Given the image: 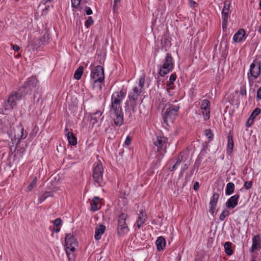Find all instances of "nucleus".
<instances>
[{"mask_svg": "<svg viewBox=\"0 0 261 261\" xmlns=\"http://www.w3.org/2000/svg\"><path fill=\"white\" fill-rule=\"evenodd\" d=\"M41 97V95H39L38 97H37V95L36 93L34 94V99H35L36 98H37V101H38L39 99Z\"/></svg>", "mask_w": 261, "mask_h": 261, "instance_id": "4d7b16f0", "label": "nucleus"}, {"mask_svg": "<svg viewBox=\"0 0 261 261\" xmlns=\"http://www.w3.org/2000/svg\"><path fill=\"white\" fill-rule=\"evenodd\" d=\"M83 67L81 66H80L75 71L74 77L76 80H80L81 78V76L83 73Z\"/></svg>", "mask_w": 261, "mask_h": 261, "instance_id": "7c9ffc66", "label": "nucleus"}, {"mask_svg": "<svg viewBox=\"0 0 261 261\" xmlns=\"http://www.w3.org/2000/svg\"><path fill=\"white\" fill-rule=\"evenodd\" d=\"M62 221L61 218H57L55 220L54 223L56 226L58 227L62 224Z\"/></svg>", "mask_w": 261, "mask_h": 261, "instance_id": "c03bdc74", "label": "nucleus"}, {"mask_svg": "<svg viewBox=\"0 0 261 261\" xmlns=\"http://www.w3.org/2000/svg\"><path fill=\"white\" fill-rule=\"evenodd\" d=\"M81 0H71L72 7L73 8H77L80 4Z\"/></svg>", "mask_w": 261, "mask_h": 261, "instance_id": "a19ab883", "label": "nucleus"}, {"mask_svg": "<svg viewBox=\"0 0 261 261\" xmlns=\"http://www.w3.org/2000/svg\"><path fill=\"white\" fill-rule=\"evenodd\" d=\"M60 228H54L53 231L56 233H58L60 231Z\"/></svg>", "mask_w": 261, "mask_h": 261, "instance_id": "680f3d73", "label": "nucleus"}, {"mask_svg": "<svg viewBox=\"0 0 261 261\" xmlns=\"http://www.w3.org/2000/svg\"><path fill=\"white\" fill-rule=\"evenodd\" d=\"M50 2V0H42V3L43 4V5H46L47 4L48 2Z\"/></svg>", "mask_w": 261, "mask_h": 261, "instance_id": "bf43d9fd", "label": "nucleus"}, {"mask_svg": "<svg viewBox=\"0 0 261 261\" xmlns=\"http://www.w3.org/2000/svg\"><path fill=\"white\" fill-rule=\"evenodd\" d=\"M259 7H260V8L261 9V1L260 2V3H259Z\"/></svg>", "mask_w": 261, "mask_h": 261, "instance_id": "774afa93", "label": "nucleus"}, {"mask_svg": "<svg viewBox=\"0 0 261 261\" xmlns=\"http://www.w3.org/2000/svg\"><path fill=\"white\" fill-rule=\"evenodd\" d=\"M229 13V4L224 3V7L222 11V20L226 21L228 20V14Z\"/></svg>", "mask_w": 261, "mask_h": 261, "instance_id": "4be33fe9", "label": "nucleus"}, {"mask_svg": "<svg viewBox=\"0 0 261 261\" xmlns=\"http://www.w3.org/2000/svg\"><path fill=\"white\" fill-rule=\"evenodd\" d=\"M102 112L99 110L90 114V123L92 127L95 124H97V126H99L103 118V116H102Z\"/></svg>", "mask_w": 261, "mask_h": 261, "instance_id": "1a4fd4ad", "label": "nucleus"}, {"mask_svg": "<svg viewBox=\"0 0 261 261\" xmlns=\"http://www.w3.org/2000/svg\"><path fill=\"white\" fill-rule=\"evenodd\" d=\"M99 198L98 197L95 196L92 199L90 205L91 208L90 210L93 212H95L99 209L98 206V202H99Z\"/></svg>", "mask_w": 261, "mask_h": 261, "instance_id": "393cba45", "label": "nucleus"}, {"mask_svg": "<svg viewBox=\"0 0 261 261\" xmlns=\"http://www.w3.org/2000/svg\"><path fill=\"white\" fill-rule=\"evenodd\" d=\"M260 109L259 108H256L251 113L249 119L247 120V123H248L249 121L251 120V122L253 121L254 119L260 113Z\"/></svg>", "mask_w": 261, "mask_h": 261, "instance_id": "c756f323", "label": "nucleus"}, {"mask_svg": "<svg viewBox=\"0 0 261 261\" xmlns=\"http://www.w3.org/2000/svg\"><path fill=\"white\" fill-rule=\"evenodd\" d=\"M205 135L210 140H212L213 138V135L212 133V131L210 129H206L204 133Z\"/></svg>", "mask_w": 261, "mask_h": 261, "instance_id": "4c0bfd02", "label": "nucleus"}, {"mask_svg": "<svg viewBox=\"0 0 261 261\" xmlns=\"http://www.w3.org/2000/svg\"><path fill=\"white\" fill-rule=\"evenodd\" d=\"M37 177H34L32 181L30 184L28 188L29 191H31L34 187L36 186Z\"/></svg>", "mask_w": 261, "mask_h": 261, "instance_id": "e433bc0d", "label": "nucleus"}, {"mask_svg": "<svg viewBox=\"0 0 261 261\" xmlns=\"http://www.w3.org/2000/svg\"><path fill=\"white\" fill-rule=\"evenodd\" d=\"M189 3L191 5H194L196 4L195 2L193 0H189Z\"/></svg>", "mask_w": 261, "mask_h": 261, "instance_id": "e2e57ef3", "label": "nucleus"}, {"mask_svg": "<svg viewBox=\"0 0 261 261\" xmlns=\"http://www.w3.org/2000/svg\"><path fill=\"white\" fill-rule=\"evenodd\" d=\"M233 147V142L232 137L228 136V143H227L228 151H229L230 152H231L232 151Z\"/></svg>", "mask_w": 261, "mask_h": 261, "instance_id": "2f4dec72", "label": "nucleus"}, {"mask_svg": "<svg viewBox=\"0 0 261 261\" xmlns=\"http://www.w3.org/2000/svg\"><path fill=\"white\" fill-rule=\"evenodd\" d=\"M144 83H145V77H144V76H142L140 77L139 81V89H141L142 90V88L144 86Z\"/></svg>", "mask_w": 261, "mask_h": 261, "instance_id": "ea45409f", "label": "nucleus"}, {"mask_svg": "<svg viewBox=\"0 0 261 261\" xmlns=\"http://www.w3.org/2000/svg\"><path fill=\"white\" fill-rule=\"evenodd\" d=\"M14 108L10 105V103L9 102V100H6L2 102V112L5 113L6 112H9L13 109Z\"/></svg>", "mask_w": 261, "mask_h": 261, "instance_id": "5701e85b", "label": "nucleus"}, {"mask_svg": "<svg viewBox=\"0 0 261 261\" xmlns=\"http://www.w3.org/2000/svg\"><path fill=\"white\" fill-rule=\"evenodd\" d=\"M177 167V166L175 164H174V165H173L172 167H171L170 168V170L171 171H173V170H175V169H176Z\"/></svg>", "mask_w": 261, "mask_h": 261, "instance_id": "13d9d810", "label": "nucleus"}, {"mask_svg": "<svg viewBox=\"0 0 261 261\" xmlns=\"http://www.w3.org/2000/svg\"><path fill=\"white\" fill-rule=\"evenodd\" d=\"M124 97L125 94L122 90L114 92L111 97L110 113L115 124L118 126L123 123V113L121 103Z\"/></svg>", "mask_w": 261, "mask_h": 261, "instance_id": "f257e3e1", "label": "nucleus"}, {"mask_svg": "<svg viewBox=\"0 0 261 261\" xmlns=\"http://www.w3.org/2000/svg\"><path fill=\"white\" fill-rule=\"evenodd\" d=\"M188 166H189V165H188V164H185L184 165V166L182 167V170H186L187 169H188Z\"/></svg>", "mask_w": 261, "mask_h": 261, "instance_id": "052dcab7", "label": "nucleus"}, {"mask_svg": "<svg viewBox=\"0 0 261 261\" xmlns=\"http://www.w3.org/2000/svg\"><path fill=\"white\" fill-rule=\"evenodd\" d=\"M256 97L259 99H261V87H259L257 91Z\"/></svg>", "mask_w": 261, "mask_h": 261, "instance_id": "8fccbe9b", "label": "nucleus"}, {"mask_svg": "<svg viewBox=\"0 0 261 261\" xmlns=\"http://www.w3.org/2000/svg\"><path fill=\"white\" fill-rule=\"evenodd\" d=\"M224 247L225 253L228 255H231L233 253L232 250L231 249V243L230 242H227L225 243Z\"/></svg>", "mask_w": 261, "mask_h": 261, "instance_id": "c85d7f7f", "label": "nucleus"}, {"mask_svg": "<svg viewBox=\"0 0 261 261\" xmlns=\"http://www.w3.org/2000/svg\"><path fill=\"white\" fill-rule=\"evenodd\" d=\"M85 12L87 15H91L92 14V11L90 7H86L85 8Z\"/></svg>", "mask_w": 261, "mask_h": 261, "instance_id": "de8ad7c7", "label": "nucleus"}, {"mask_svg": "<svg viewBox=\"0 0 261 261\" xmlns=\"http://www.w3.org/2000/svg\"><path fill=\"white\" fill-rule=\"evenodd\" d=\"M66 248L69 249L71 252H74L75 248L77 247V242L74 237L69 233L67 234L65 237Z\"/></svg>", "mask_w": 261, "mask_h": 261, "instance_id": "9b49d317", "label": "nucleus"}, {"mask_svg": "<svg viewBox=\"0 0 261 261\" xmlns=\"http://www.w3.org/2000/svg\"><path fill=\"white\" fill-rule=\"evenodd\" d=\"M124 143L126 146H129L131 144V138L129 136L126 137Z\"/></svg>", "mask_w": 261, "mask_h": 261, "instance_id": "49530a36", "label": "nucleus"}, {"mask_svg": "<svg viewBox=\"0 0 261 261\" xmlns=\"http://www.w3.org/2000/svg\"><path fill=\"white\" fill-rule=\"evenodd\" d=\"M219 197V194L217 193H214L211 199L210 202V207L209 212L212 215H213L214 213V211L217 206V202L218 201Z\"/></svg>", "mask_w": 261, "mask_h": 261, "instance_id": "4468645a", "label": "nucleus"}, {"mask_svg": "<svg viewBox=\"0 0 261 261\" xmlns=\"http://www.w3.org/2000/svg\"><path fill=\"white\" fill-rule=\"evenodd\" d=\"M117 3H114V6H113V9H114V10L115 11V9H116V5H117Z\"/></svg>", "mask_w": 261, "mask_h": 261, "instance_id": "0e129e2a", "label": "nucleus"}, {"mask_svg": "<svg viewBox=\"0 0 261 261\" xmlns=\"http://www.w3.org/2000/svg\"><path fill=\"white\" fill-rule=\"evenodd\" d=\"M167 138L164 137H156L153 140V144L158 147V151H160L166 144Z\"/></svg>", "mask_w": 261, "mask_h": 261, "instance_id": "dca6fc26", "label": "nucleus"}, {"mask_svg": "<svg viewBox=\"0 0 261 261\" xmlns=\"http://www.w3.org/2000/svg\"><path fill=\"white\" fill-rule=\"evenodd\" d=\"M174 83L168 82L167 84L166 89L167 90H173L174 89Z\"/></svg>", "mask_w": 261, "mask_h": 261, "instance_id": "37998d69", "label": "nucleus"}, {"mask_svg": "<svg viewBox=\"0 0 261 261\" xmlns=\"http://www.w3.org/2000/svg\"><path fill=\"white\" fill-rule=\"evenodd\" d=\"M141 89L138 87H135L133 88V91L130 92L128 95V98L130 101H136L141 93Z\"/></svg>", "mask_w": 261, "mask_h": 261, "instance_id": "f3484780", "label": "nucleus"}, {"mask_svg": "<svg viewBox=\"0 0 261 261\" xmlns=\"http://www.w3.org/2000/svg\"><path fill=\"white\" fill-rule=\"evenodd\" d=\"M169 108L166 110L164 114V122L168 124V122H172L175 116L177 115L178 111L179 109V105H173L170 104Z\"/></svg>", "mask_w": 261, "mask_h": 261, "instance_id": "20e7f679", "label": "nucleus"}, {"mask_svg": "<svg viewBox=\"0 0 261 261\" xmlns=\"http://www.w3.org/2000/svg\"><path fill=\"white\" fill-rule=\"evenodd\" d=\"M173 58L171 54H167L165 60L163 61V65L160 66L159 72L160 75L164 76L173 69Z\"/></svg>", "mask_w": 261, "mask_h": 261, "instance_id": "7ed1b4c3", "label": "nucleus"}, {"mask_svg": "<svg viewBox=\"0 0 261 261\" xmlns=\"http://www.w3.org/2000/svg\"><path fill=\"white\" fill-rule=\"evenodd\" d=\"M106 226L104 225H100L95 229L94 238L95 240H98L101 238V235L105 232Z\"/></svg>", "mask_w": 261, "mask_h": 261, "instance_id": "412c9836", "label": "nucleus"}, {"mask_svg": "<svg viewBox=\"0 0 261 261\" xmlns=\"http://www.w3.org/2000/svg\"><path fill=\"white\" fill-rule=\"evenodd\" d=\"M235 186L233 182H228L226 185V188L225 191V194L227 195H230L232 194L234 190Z\"/></svg>", "mask_w": 261, "mask_h": 261, "instance_id": "a878e982", "label": "nucleus"}, {"mask_svg": "<svg viewBox=\"0 0 261 261\" xmlns=\"http://www.w3.org/2000/svg\"><path fill=\"white\" fill-rule=\"evenodd\" d=\"M120 0H114V3H117Z\"/></svg>", "mask_w": 261, "mask_h": 261, "instance_id": "69168bd1", "label": "nucleus"}, {"mask_svg": "<svg viewBox=\"0 0 261 261\" xmlns=\"http://www.w3.org/2000/svg\"><path fill=\"white\" fill-rule=\"evenodd\" d=\"M27 135L28 133L27 132H24V128L21 124L17 126L16 129H15L14 134V137L15 139L19 141L25 138L27 136Z\"/></svg>", "mask_w": 261, "mask_h": 261, "instance_id": "f8f14e48", "label": "nucleus"}, {"mask_svg": "<svg viewBox=\"0 0 261 261\" xmlns=\"http://www.w3.org/2000/svg\"><path fill=\"white\" fill-rule=\"evenodd\" d=\"M156 245V249L158 251H161L164 249L166 245L165 239L163 237H159L155 242Z\"/></svg>", "mask_w": 261, "mask_h": 261, "instance_id": "6ab92c4d", "label": "nucleus"}, {"mask_svg": "<svg viewBox=\"0 0 261 261\" xmlns=\"http://www.w3.org/2000/svg\"><path fill=\"white\" fill-rule=\"evenodd\" d=\"M93 24V20L91 16L88 17L87 20L85 22V25L87 28L89 27Z\"/></svg>", "mask_w": 261, "mask_h": 261, "instance_id": "58836bf2", "label": "nucleus"}, {"mask_svg": "<svg viewBox=\"0 0 261 261\" xmlns=\"http://www.w3.org/2000/svg\"><path fill=\"white\" fill-rule=\"evenodd\" d=\"M176 79V74L172 73L170 76L169 82L174 83Z\"/></svg>", "mask_w": 261, "mask_h": 261, "instance_id": "a18cd8bd", "label": "nucleus"}, {"mask_svg": "<svg viewBox=\"0 0 261 261\" xmlns=\"http://www.w3.org/2000/svg\"><path fill=\"white\" fill-rule=\"evenodd\" d=\"M91 77L94 83H102L105 78L103 68L99 65L96 66L91 72Z\"/></svg>", "mask_w": 261, "mask_h": 261, "instance_id": "0eeeda50", "label": "nucleus"}, {"mask_svg": "<svg viewBox=\"0 0 261 261\" xmlns=\"http://www.w3.org/2000/svg\"><path fill=\"white\" fill-rule=\"evenodd\" d=\"M239 197L240 195L238 194L231 196L226 202L227 207L229 208H234L238 205Z\"/></svg>", "mask_w": 261, "mask_h": 261, "instance_id": "2eb2a0df", "label": "nucleus"}, {"mask_svg": "<svg viewBox=\"0 0 261 261\" xmlns=\"http://www.w3.org/2000/svg\"><path fill=\"white\" fill-rule=\"evenodd\" d=\"M66 135L68 142L70 145L73 146L77 144V139L72 132H68Z\"/></svg>", "mask_w": 261, "mask_h": 261, "instance_id": "b1692460", "label": "nucleus"}, {"mask_svg": "<svg viewBox=\"0 0 261 261\" xmlns=\"http://www.w3.org/2000/svg\"><path fill=\"white\" fill-rule=\"evenodd\" d=\"M126 217L127 215L124 213H122L119 217L118 220L117 232L119 236H124L129 230L125 223Z\"/></svg>", "mask_w": 261, "mask_h": 261, "instance_id": "39448f33", "label": "nucleus"}, {"mask_svg": "<svg viewBox=\"0 0 261 261\" xmlns=\"http://www.w3.org/2000/svg\"><path fill=\"white\" fill-rule=\"evenodd\" d=\"M245 32L244 29H240L233 36V39L235 42H240L244 39Z\"/></svg>", "mask_w": 261, "mask_h": 261, "instance_id": "a211bd4d", "label": "nucleus"}, {"mask_svg": "<svg viewBox=\"0 0 261 261\" xmlns=\"http://www.w3.org/2000/svg\"><path fill=\"white\" fill-rule=\"evenodd\" d=\"M202 114L205 120L209 119L210 117V109L202 110Z\"/></svg>", "mask_w": 261, "mask_h": 261, "instance_id": "72a5a7b5", "label": "nucleus"}, {"mask_svg": "<svg viewBox=\"0 0 261 261\" xmlns=\"http://www.w3.org/2000/svg\"><path fill=\"white\" fill-rule=\"evenodd\" d=\"M53 191H47L44 192L39 198L38 201L39 203H41L43 201H44L47 197H53Z\"/></svg>", "mask_w": 261, "mask_h": 261, "instance_id": "cd10ccee", "label": "nucleus"}, {"mask_svg": "<svg viewBox=\"0 0 261 261\" xmlns=\"http://www.w3.org/2000/svg\"><path fill=\"white\" fill-rule=\"evenodd\" d=\"M200 108L201 110H205V109H210L209 101L207 99L203 100L202 101Z\"/></svg>", "mask_w": 261, "mask_h": 261, "instance_id": "f704fd0d", "label": "nucleus"}, {"mask_svg": "<svg viewBox=\"0 0 261 261\" xmlns=\"http://www.w3.org/2000/svg\"><path fill=\"white\" fill-rule=\"evenodd\" d=\"M252 186V181H247L245 182L244 185V187L247 190H248V189H250V188H251Z\"/></svg>", "mask_w": 261, "mask_h": 261, "instance_id": "79ce46f5", "label": "nucleus"}, {"mask_svg": "<svg viewBox=\"0 0 261 261\" xmlns=\"http://www.w3.org/2000/svg\"><path fill=\"white\" fill-rule=\"evenodd\" d=\"M199 188V184L198 182L196 181L195 182L193 187V189L194 190L197 191L198 190Z\"/></svg>", "mask_w": 261, "mask_h": 261, "instance_id": "3c124183", "label": "nucleus"}, {"mask_svg": "<svg viewBox=\"0 0 261 261\" xmlns=\"http://www.w3.org/2000/svg\"><path fill=\"white\" fill-rule=\"evenodd\" d=\"M23 89H19L16 91H12L8 97V100L10 105L14 108L16 106L17 102L20 100L22 97L25 96Z\"/></svg>", "mask_w": 261, "mask_h": 261, "instance_id": "423d86ee", "label": "nucleus"}, {"mask_svg": "<svg viewBox=\"0 0 261 261\" xmlns=\"http://www.w3.org/2000/svg\"><path fill=\"white\" fill-rule=\"evenodd\" d=\"M258 32L261 34V24H260V27L259 28Z\"/></svg>", "mask_w": 261, "mask_h": 261, "instance_id": "338daca9", "label": "nucleus"}, {"mask_svg": "<svg viewBox=\"0 0 261 261\" xmlns=\"http://www.w3.org/2000/svg\"><path fill=\"white\" fill-rule=\"evenodd\" d=\"M103 167L102 163L98 161L95 163L93 167L92 177L94 183L101 187L103 184Z\"/></svg>", "mask_w": 261, "mask_h": 261, "instance_id": "f03ea898", "label": "nucleus"}, {"mask_svg": "<svg viewBox=\"0 0 261 261\" xmlns=\"http://www.w3.org/2000/svg\"><path fill=\"white\" fill-rule=\"evenodd\" d=\"M229 215V212L228 210H224L222 211L219 217V219L223 221L225 218Z\"/></svg>", "mask_w": 261, "mask_h": 261, "instance_id": "c9c22d12", "label": "nucleus"}, {"mask_svg": "<svg viewBox=\"0 0 261 261\" xmlns=\"http://www.w3.org/2000/svg\"><path fill=\"white\" fill-rule=\"evenodd\" d=\"M37 83V80L34 77H31L28 79V81L24 83L23 87L20 88V89H23V91L24 94L31 92L32 91V88L36 86Z\"/></svg>", "mask_w": 261, "mask_h": 261, "instance_id": "9d476101", "label": "nucleus"}, {"mask_svg": "<svg viewBox=\"0 0 261 261\" xmlns=\"http://www.w3.org/2000/svg\"><path fill=\"white\" fill-rule=\"evenodd\" d=\"M13 49L15 51H18L20 49L19 46L17 44H14L12 46Z\"/></svg>", "mask_w": 261, "mask_h": 261, "instance_id": "5fc2aeb1", "label": "nucleus"}, {"mask_svg": "<svg viewBox=\"0 0 261 261\" xmlns=\"http://www.w3.org/2000/svg\"><path fill=\"white\" fill-rule=\"evenodd\" d=\"M261 248V238L259 235L254 236L252 239V245L250 249V252L252 253L255 250H259Z\"/></svg>", "mask_w": 261, "mask_h": 261, "instance_id": "ddd939ff", "label": "nucleus"}, {"mask_svg": "<svg viewBox=\"0 0 261 261\" xmlns=\"http://www.w3.org/2000/svg\"><path fill=\"white\" fill-rule=\"evenodd\" d=\"M45 39V37H43L40 39L39 38H35L32 41V45L33 46V48L34 49L37 50L38 49L41 45L43 44V42L44 41V40Z\"/></svg>", "mask_w": 261, "mask_h": 261, "instance_id": "aec40b11", "label": "nucleus"}, {"mask_svg": "<svg viewBox=\"0 0 261 261\" xmlns=\"http://www.w3.org/2000/svg\"><path fill=\"white\" fill-rule=\"evenodd\" d=\"M166 90H167V92L168 95L170 96H172L173 95L174 93L172 91L173 90H167V89H166Z\"/></svg>", "mask_w": 261, "mask_h": 261, "instance_id": "6e6d98bb", "label": "nucleus"}, {"mask_svg": "<svg viewBox=\"0 0 261 261\" xmlns=\"http://www.w3.org/2000/svg\"><path fill=\"white\" fill-rule=\"evenodd\" d=\"M182 156H181V157L178 156V158L177 159L176 162L175 164L177 166H178L180 165V164L181 163L182 160Z\"/></svg>", "mask_w": 261, "mask_h": 261, "instance_id": "09e8293b", "label": "nucleus"}, {"mask_svg": "<svg viewBox=\"0 0 261 261\" xmlns=\"http://www.w3.org/2000/svg\"><path fill=\"white\" fill-rule=\"evenodd\" d=\"M260 62L256 60H253L250 66L249 72L248 73V77L249 78V74L256 79L260 74Z\"/></svg>", "mask_w": 261, "mask_h": 261, "instance_id": "6e6552de", "label": "nucleus"}, {"mask_svg": "<svg viewBox=\"0 0 261 261\" xmlns=\"http://www.w3.org/2000/svg\"><path fill=\"white\" fill-rule=\"evenodd\" d=\"M130 106L132 108V111L133 112H134L135 111V107L136 106V101H131Z\"/></svg>", "mask_w": 261, "mask_h": 261, "instance_id": "603ef678", "label": "nucleus"}, {"mask_svg": "<svg viewBox=\"0 0 261 261\" xmlns=\"http://www.w3.org/2000/svg\"><path fill=\"white\" fill-rule=\"evenodd\" d=\"M146 219V216L144 213L141 211L140 213V215L138 220L137 222V226L138 228H140L141 225L145 222Z\"/></svg>", "mask_w": 261, "mask_h": 261, "instance_id": "bb28decb", "label": "nucleus"}, {"mask_svg": "<svg viewBox=\"0 0 261 261\" xmlns=\"http://www.w3.org/2000/svg\"><path fill=\"white\" fill-rule=\"evenodd\" d=\"M65 251L69 261H73L75 258L74 252H71L69 249H65Z\"/></svg>", "mask_w": 261, "mask_h": 261, "instance_id": "473e14b6", "label": "nucleus"}, {"mask_svg": "<svg viewBox=\"0 0 261 261\" xmlns=\"http://www.w3.org/2000/svg\"><path fill=\"white\" fill-rule=\"evenodd\" d=\"M227 21H228V20H226V21L223 20V21H222V28L223 30H225L226 29Z\"/></svg>", "mask_w": 261, "mask_h": 261, "instance_id": "864d4df0", "label": "nucleus"}]
</instances>
